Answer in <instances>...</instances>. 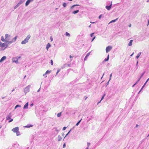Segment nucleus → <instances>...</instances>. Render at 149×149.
I'll use <instances>...</instances> for the list:
<instances>
[{"mask_svg": "<svg viewBox=\"0 0 149 149\" xmlns=\"http://www.w3.org/2000/svg\"><path fill=\"white\" fill-rule=\"evenodd\" d=\"M31 36L30 34L28 35L24 40L22 42L21 44H24L28 42V40L30 38Z\"/></svg>", "mask_w": 149, "mask_h": 149, "instance_id": "nucleus-1", "label": "nucleus"}, {"mask_svg": "<svg viewBox=\"0 0 149 149\" xmlns=\"http://www.w3.org/2000/svg\"><path fill=\"white\" fill-rule=\"evenodd\" d=\"M30 86H31L30 85H29L28 86L24 88V92L25 95H26L27 93L29 91V88Z\"/></svg>", "mask_w": 149, "mask_h": 149, "instance_id": "nucleus-2", "label": "nucleus"}, {"mask_svg": "<svg viewBox=\"0 0 149 149\" xmlns=\"http://www.w3.org/2000/svg\"><path fill=\"white\" fill-rule=\"evenodd\" d=\"M112 48V47L110 46H108L106 48V53H108L110 51Z\"/></svg>", "mask_w": 149, "mask_h": 149, "instance_id": "nucleus-3", "label": "nucleus"}, {"mask_svg": "<svg viewBox=\"0 0 149 149\" xmlns=\"http://www.w3.org/2000/svg\"><path fill=\"white\" fill-rule=\"evenodd\" d=\"M112 2H111V4L109 6H106L105 7L108 10H109L112 7Z\"/></svg>", "mask_w": 149, "mask_h": 149, "instance_id": "nucleus-4", "label": "nucleus"}, {"mask_svg": "<svg viewBox=\"0 0 149 149\" xmlns=\"http://www.w3.org/2000/svg\"><path fill=\"white\" fill-rule=\"evenodd\" d=\"M19 128L18 127H16L15 128H13L12 130V131H13L14 132H17L19 130Z\"/></svg>", "mask_w": 149, "mask_h": 149, "instance_id": "nucleus-5", "label": "nucleus"}, {"mask_svg": "<svg viewBox=\"0 0 149 149\" xmlns=\"http://www.w3.org/2000/svg\"><path fill=\"white\" fill-rule=\"evenodd\" d=\"M79 6V4H75V5H73L70 8V9H69L70 11H71L72 10L74 9V7L75 6Z\"/></svg>", "mask_w": 149, "mask_h": 149, "instance_id": "nucleus-6", "label": "nucleus"}, {"mask_svg": "<svg viewBox=\"0 0 149 149\" xmlns=\"http://www.w3.org/2000/svg\"><path fill=\"white\" fill-rule=\"evenodd\" d=\"M70 66V65L69 64H63L61 67L62 68H64L66 67H69Z\"/></svg>", "mask_w": 149, "mask_h": 149, "instance_id": "nucleus-7", "label": "nucleus"}, {"mask_svg": "<svg viewBox=\"0 0 149 149\" xmlns=\"http://www.w3.org/2000/svg\"><path fill=\"white\" fill-rule=\"evenodd\" d=\"M33 0H28L25 3V6H27L30 3L31 1H33Z\"/></svg>", "mask_w": 149, "mask_h": 149, "instance_id": "nucleus-8", "label": "nucleus"}, {"mask_svg": "<svg viewBox=\"0 0 149 149\" xmlns=\"http://www.w3.org/2000/svg\"><path fill=\"white\" fill-rule=\"evenodd\" d=\"M109 59V54L108 55L107 58H105L104 60L102 61V63H104L105 62L107 61H108Z\"/></svg>", "mask_w": 149, "mask_h": 149, "instance_id": "nucleus-9", "label": "nucleus"}, {"mask_svg": "<svg viewBox=\"0 0 149 149\" xmlns=\"http://www.w3.org/2000/svg\"><path fill=\"white\" fill-rule=\"evenodd\" d=\"M6 56H3L0 60V62H3L5 59H6Z\"/></svg>", "mask_w": 149, "mask_h": 149, "instance_id": "nucleus-10", "label": "nucleus"}, {"mask_svg": "<svg viewBox=\"0 0 149 149\" xmlns=\"http://www.w3.org/2000/svg\"><path fill=\"white\" fill-rule=\"evenodd\" d=\"M13 62H15L16 63H19L18 61L17 60V59L16 58V57L13 58Z\"/></svg>", "mask_w": 149, "mask_h": 149, "instance_id": "nucleus-11", "label": "nucleus"}, {"mask_svg": "<svg viewBox=\"0 0 149 149\" xmlns=\"http://www.w3.org/2000/svg\"><path fill=\"white\" fill-rule=\"evenodd\" d=\"M12 116L11 115V113H10L6 117V119L7 120H9L10 119H11V117Z\"/></svg>", "mask_w": 149, "mask_h": 149, "instance_id": "nucleus-12", "label": "nucleus"}, {"mask_svg": "<svg viewBox=\"0 0 149 149\" xmlns=\"http://www.w3.org/2000/svg\"><path fill=\"white\" fill-rule=\"evenodd\" d=\"M29 104L28 102L26 103L24 107V109H26L28 108Z\"/></svg>", "mask_w": 149, "mask_h": 149, "instance_id": "nucleus-13", "label": "nucleus"}, {"mask_svg": "<svg viewBox=\"0 0 149 149\" xmlns=\"http://www.w3.org/2000/svg\"><path fill=\"white\" fill-rule=\"evenodd\" d=\"M51 46V45L49 43H48L47 45H46V49H47V50H48L49 48Z\"/></svg>", "mask_w": 149, "mask_h": 149, "instance_id": "nucleus-14", "label": "nucleus"}, {"mask_svg": "<svg viewBox=\"0 0 149 149\" xmlns=\"http://www.w3.org/2000/svg\"><path fill=\"white\" fill-rule=\"evenodd\" d=\"M33 126L32 125L28 124L27 125H26L24 126V127L26 128H29L30 127H32Z\"/></svg>", "mask_w": 149, "mask_h": 149, "instance_id": "nucleus-15", "label": "nucleus"}, {"mask_svg": "<svg viewBox=\"0 0 149 149\" xmlns=\"http://www.w3.org/2000/svg\"><path fill=\"white\" fill-rule=\"evenodd\" d=\"M79 12V10H75L73 11L72 12V13L73 14H76L77 13H78Z\"/></svg>", "mask_w": 149, "mask_h": 149, "instance_id": "nucleus-16", "label": "nucleus"}, {"mask_svg": "<svg viewBox=\"0 0 149 149\" xmlns=\"http://www.w3.org/2000/svg\"><path fill=\"white\" fill-rule=\"evenodd\" d=\"M17 38V36H16L14 38L12 39V40L13 42H15V41H16Z\"/></svg>", "mask_w": 149, "mask_h": 149, "instance_id": "nucleus-17", "label": "nucleus"}, {"mask_svg": "<svg viewBox=\"0 0 149 149\" xmlns=\"http://www.w3.org/2000/svg\"><path fill=\"white\" fill-rule=\"evenodd\" d=\"M8 36L10 37V35H8L7 34H5V39H6V40H9V39H8Z\"/></svg>", "mask_w": 149, "mask_h": 149, "instance_id": "nucleus-18", "label": "nucleus"}, {"mask_svg": "<svg viewBox=\"0 0 149 149\" xmlns=\"http://www.w3.org/2000/svg\"><path fill=\"white\" fill-rule=\"evenodd\" d=\"M133 41V40H131L128 43V45L129 46H131L132 45V42Z\"/></svg>", "mask_w": 149, "mask_h": 149, "instance_id": "nucleus-19", "label": "nucleus"}, {"mask_svg": "<svg viewBox=\"0 0 149 149\" xmlns=\"http://www.w3.org/2000/svg\"><path fill=\"white\" fill-rule=\"evenodd\" d=\"M62 139V136H61L59 135L58 136V141H61V140Z\"/></svg>", "mask_w": 149, "mask_h": 149, "instance_id": "nucleus-20", "label": "nucleus"}, {"mask_svg": "<svg viewBox=\"0 0 149 149\" xmlns=\"http://www.w3.org/2000/svg\"><path fill=\"white\" fill-rule=\"evenodd\" d=\"M1 40L3 42H6V40H6V39H4L3 37V36H2L1 37Z\"/></svg>", "mask_w": 149, "mask_h": 149, "instance_id": "nucleus-21", "label": "nucleus"}, {"mask_svg": "<svg viewBox=\"0 0 149 149\" xmlns=\"http://www.w3.org/2000/svg\"><path fill=\"white\" fill-rule=\"evenodd\" d=\"M141 54V52H139L137 54V55L136 56V58L137 59H138L140 55Z\"/></svg>", "mask_w": 149, "mask_h": 149, "instance_id": "nucleus-22", "label": "nucleus"}, {"mask_svg": "<svg viewBox=\"0 0 149 149\" xmlns=\"http://www.w3.org/2000/svg\"><path fill=\"white\" fill-rule=\"evenodd\" d=\"M25 1V0H20L18 3L20 5L24 3Z\"/></svg>", "mask_w": 149, "mask_h": 149, "instance_id": "nucleus-23", "label": "nucleus"}, {"mask_svg": "<svg viewBox=\"0 0 149 149\" xmlns=\"http://www.w3.org/2000/svg\"><path fill=\"white\" fill-rule=\"evenodd\" d=\"M118 18H116V19H113V20H112V21H111L109 23H113V22H116V21H117L118 19Z\"/></svg>", "mask_w": 149, "mask_h": 149, "instance_id": "nucleus-24", "label": "nucleus"}, {"mask_svg": "<svg viewBox=\"0 0 149 149\" xmlns=\"http://www.w3.org/2000/svg\"><path fill=\"white\" fill-rule=\"evenodd\" d=\"M6 45V44L5 43H3L1 42V48L3 47H5Z\"/></svg>", "mask_w": 149, "mask_h": 149, "instance_id": "nucleus-25", "label": "nucleus"}, {"mask_svg": "<svg viewBox=\"0 0 149 149\" xmlns=\"http://www.w3.org/2000/svg\"><path fill=\"white\" fill-rule=\"evenodd\" d=\"M105 94H104V95L102 96V98H101V100H100V101L99 102H98V103H100L101 102V101L102 100L104 99V96H105Z\"/></svg>", "mask_w": 149, "mask_h": 149, "instance_id": "nucleus-26", "label": "nucleus"}, {"mask_svg": "<svg viewBox=\"0 0 149 149\" xmlns=\"http://www.w3.org/2000/svg\"><path fill=\"white\" fill-rule=\"evenodd\" d=\"M8 44H11L13 42L12 41H9L8 40H6V42Z\"/></svg>", "mask_w": 149, "mask_h": 149, "instance_id": "nucleus-27", "label": "nucleus"}, {"mask_svg": "<svg viewBox=\"0 0 149 149\" xmlns=\"http://www.w3.org/2000/svg\"><path fill=\"white\" fill-rule=\"evenodd\" d=\"M82 120V119H81V120H80L76 124V126H78L79 125V123H80L81 120Z\"/></svg>", "mask_w": 149, "mask_h": 149, "instance_id": "nucleus-28", "label": "nucleus"}, {"mask_svg": "<svg viewBox=\"0 0 149 149\" xmlns=\"http://www.w3.org/2000/svg\"><path fill=\"white\" fill-rule=\"evenodd\" d=\"M16 133V134H17V136H19L20 135V133L19 132V130H18V131Z\"/></svg>", "mask_w": 149, "mask_h": 149, "instance_id": "nucleus-29", "label": "nucleus"}, {"mask_svg": "<svg viewBox=\"0 0 149 149\" xmlns=\"http://www.w3.org/2000/svg\"><path fill=\"white\" fill-rule=\"evenodd\" d=\"M20 5L18 3L14 7V9H15L17 8Z\"/></svg>", "mask_w": 149, "mask_h": 149, "instance_id": "nucleus-30", "label": "nucleus"}, {"mask_svg": "<svg viewBox=\"0 0 149 149\" xmlns=\"http://www.w3.org/2000/svg\"><path fill=\"white\" fill-rule=\"evenodd\" d=\"M66 6H67V3H64L63 4V6L64 8L66 7Z\"/></svg>", "mask_w": 149, "mask_h": 149, "instance_id": "nucleus-31", "label": "nucleus"}, {"mask_svg": "<svg viewBox=\"0 0 149 149\" xmlns=\"http://www.w3.org/2000/svg\"><path fill=\"white\" fill-rule=\"evenodd\" d=\"M145 72H146V71H144V72H143V73H142L141 74V76L140 77V78H141L143 77V75H144V74H145Z\"/></svg>", "mask_w": 149, "mask_h": 149, "instance_id": "nucleus-32", "label": "nucleus"}, {"mask_svg": "<svg viewBox=\"0 0 149 149\" xmlns=\"http://www.w3.org/2000/svg\"><path fill=\"white\" fill-rule=\"evenodd\" d=\"M21 107V106L19 105V104H17V105L15 107V109H16L18 107Z\"/></svg>", "mask_w": 149, "mask_h": 149, "instance_id": "nucleus-33", "label": "nucleus"}, {"mask_svg": "<svg viewBox=\"0 0 149 149\" xmlns=\"http://www.w3.org/2000/svg\"><path fill=\"white\" fill-rule=\"evenodd\" d=\"M61 112L59 113L57 115V117H60L61 116Z\"/></svg>", "mask_w": 149, "mask_h": 149, "instance_id": "nucleus-34", "label": "nucleus"}, {"mask_svg": "<svg viewBox=\"0 0 149 149\" xmlns=\"http://www.w3.org/2000/svg\"><path fill=\"white\" fill-rule=\"evenodd\" d=\"M65 35L68 36H70V34L69 33L67 32H66L65 33Z\"/></svg>", "mask_w": 149, "mask_h": 149, "instance_id": "nucleus-35", "label": "nucleus"}, {"mask_svg": "<svg viewBox=\"0 0 149 149\" xmlns=\"http://www.w3.org/2000/svg\"><path fill=\"white\" fill-rule=\"evenodd\" d=\"M51 72V71H49V70H47L46 72L45 73V74H48V73H50Z\"/></svg>", "mask_w": 149, "mask_h": 149, "instance_id": "nucleus-36", "label": "nucleus"}, {"mask_svg": "<svg viewBox=\"0 0 149 149\" xmlns=\"http://www.w3.org/2000/svg\"><path fill=\"white\" fill-rule=\"evenodd\" d=\"M138 60H137V61L136 64V66L137 67V68H136V70H137L138 68Z\"/></svg>", "mask_w": 149, "mask_h": 149, "instance_id": "nucleus-37", "label": "nucleus"}, {"mask_svg": "<svg viewBox=\"0 0 149 149\" xmlns=\"http://www.w3.org/2000/svg\"><path fill=\"white\" fill-rule=\"evenodd\" d=\"M50 63L51 65H53V62L52 60H51L50 61Z\"/></svg>", "mask_w": 149, "mask_h": 149, "instance_id": "nucleus-38", "label": "nucleus"}, {"mask_svg": "<svg viewBox=\"0 0 149 149\" xmlns=\"http://www.w3.org/2000/svg\"><path fill=\"white\" fill-rule=\"evenodd\" d=\"M8 46V44L7 43V44L6 45L5 47V48L3 49V50H4Z\"/></svg>", "mask_w": 149, "mask_h": 149, "instance_id": "nucleus-39", "label": "nucleus"}, {"mask_svg": "<svg viewBox=\"0 0 149 149\" xmlns=\"http://www.w3.org/2000/svg\"><path fill=\"white\" fill-rule=\"evenodd\" d=\"M13 119L11 118V119H10V120L8 121V122L10 123V122H12V121H13Z\"/></svg>", "mask_w": 149, "mask_h": 149, "instance_id": "nucleus-40", "label": "nucleus"}, {"mask_svg": "<svg viewBox=\"0 0 149 149\" xmlns=\"http://www.w3.org/2000/svg\"><path fill=\"white\" fill-rule=\"evenodd\" d=\"M91 53V52H89V53H87V54L86 55V56H87L88 57L89 56V55H90V54Z\"/></svg>", "mask_w": 149, "mask_h": 149, "instance_id": "nucleus-41", "label": "nucleus"}, {"mask_svg": "<svg viewBox=\"0 0 149 149\" xmlns=\"http://www.w3.org/2000/svg\"><path fill=\"white\" fill-rule=\"evenodd\" d=\"M60 71V69L57 70V72L56 73V75L58 74V73Z\"/></svg>", "mask_w": 149, "mask_h": 149, "instance_id": "nucleus-42", "label": "nucleus"}, {"mask_svg": "<svg viewBox=\"0 0 149 149\" xmlns=\"http://www.w3.org/2000/svg\"><path fill=\"white\" fill-rule=\"evenodd\" d=\"M102 15V14H101L98 17L99 19H100L101 18Z\"/></svg>", "mask_w": 149, "mask_h": 149, "instance_id": "nucleus-43", "label": "nucleus"}, {"mask_svg": "<svg viewBox=\"0 0 149 149\" xmlns=\"http://www.w3.org/2000/svg\"><path fill=\"white\" fill-rule=\"evenodd\" d=\"M70 132H68L67 133V134H66V135H65V136L64 138V139L68 136V135L69 134V133H70Z\"/></svg>", "mask_w": 149, "mask_h": 149, "instance_id": "nucleus-44", "label": "nucleus"}, {"mask_svg": "<svg viewBox=\"0 0 149 149\" xmlns=\"http://www.w3.org/2000/svg\"><path fill=\"white\" fill-rule=\"evenodd\" d=\"M88 57L86 55V56H85L84 58V61L86 60L87 59Z\"/></svg>", "mask_w": 149, "mask_h": 149, "instance_id": "nucleus-45", "label": "nucleus"}, {"mask_svg": "<svg viewBox=\"0 0 149 149\" xmlns=\"http://www.w3.org/2000/svg\"><path fill=\"white\" fill-rule=\"evenodd\" d=\"M94 33H92L90 34V36L91 37H92Z\"/></svg>", "mask_w": 149, "mask_h": 149, "instance_id": "nucleus-46", "label": "nucleus"}, {"mask_svg": "<svg viewBox=\"0 0 149 149\" xmlns=\"http://www.w3.org/2000/svg\"><path fill=\"white\" fill-rule=\"evenodd\" d=\"M16 58L17 59V60L18 61V59H19L20 58H21V56L16 57Z\"/></svg>", "mask_w": 149, "mask_h": 149, "instance_id": "nucleus-47", "label": "nucleus"}, {"mask_svg": "<svg viewBox=\"0 0 149 149\" xmlns=\"http://www.w3.org/2000/svg\"><path fill=\"white\" fill-rule=\"evenodd\" d=\"M67 128V127H64L63 128V130H66V129Z\"/></svg>", "mask_w": 149, "mask_h": 149, "instance_id": "nucleus-48", "label": "nucleus"}, {"mask_svg": "<svg viewBox=\"0 0 149 149\" xmlns=\"http://www.w3.org/2000/svg\"><path fill=\"white\" fill-rule=\"evenodd\" d=\"M112 74H110V78H109V81H110V80L111 79V77H112Z\"/></svg>", "mask_w": 149, "mask_h": 149, "instance_id": "nucleus-49", "label": "nucleus"}, {"mask_svg": "<svg viewBox=\"0 0 149 149\" xmlns=\"http://www.w3.org/2000/svg\"><path fill=\"white\" fill-rule=\"evenodd\" d=\"M95 38V36H94L92 38V40H91V42H93V40H94V39Z\"/></svg>", "mask_w": 149, "mask_h": 149, "instance_id": "nucleus-50", "label": "nucleus"}, {"mask_svg": "<svg viewBox=\"0 0 149 149\" xmlns=\"http://www.w3.org/2000/svg\"><path fill=\"white\" fill-rule=\"evenodd\" d=\"M110 81H109L107 82L106 84V86H107L108 85L109 82Z\"/></svg>", "mask_w": 149, "mask_h": 149, "instance_id": "nucleus-51", "label": "nucleus"}, {"mask_svg": "<svg viewBox=\"0 0 149 149\" xmlns=\"http://www.w3.org/2000/svg\"><path fill=\"white\" fill-rule=\"evenodd\" d=\"M87 144V146H88V147H88H88L90 144V143H89L88 142Z\"/></svg>", "mask_w": 149, "mask_h": 149, "instance_id": "nucleus-52", "label": "nucleus"}, {"mask_svg": "<svg viewBox=\"0 0 149 149\" xmlns=\"http://www.w3.org/2000/svg\"><path fill=\"white\" fill-rule=\"evenodd\" d=\"M149 80H148V79L146 81V82H145V83L144 84H145V85L146 84H147V82Z\"/></svg>", "mask_w": 149, "mask_h": 149, "instance_id": "nucleus-53", "label": "nucleus"}, {"mask_svg": "<svg viewBox=\"0 0 149 149\" xmlns=\"http://www.w3.org/2000/svg\"><path fill=\"white\" fill-rule=\"evenodd\" d=\"M65 146H66V144H65V143L63 145V148H65Z\"/></svg>", "mask_w": 149, "mask_h": 149, "instance_id": "nucleus-54", "label": "nucleus"}, {"mask_svg": "<svg viewBox=\"0 0 149 149\" xmlns=\"http://www.w3.org/2000/svg\"><path fill=\"white\" fill-rule=\"evenodd\" d=\"M50 39L51 40V41H53V38L52 36H51L50 37Z\"/></svg>", "mask_w": 149, "mask_h": 149, "instance_id": "nucleus-55", "label": "nucleus"}, {"mask_svg": "<svg viewBox=\"0 0 149 149\" xmlns=\"http://www.w3.org/2000/svg\"><path fill=\"white\" fill-rule=\"evenodd\" d=\"M141 78H140V77L139 78L137 81L139 82Z\"/></svg>", "mask_w": 149, "mask_h": 149, "instance_id": "nucleus-56", "label": "nucleus"}, {"mask_svg": "<svg viewBox=\"0 0 149 149\" xmlns=\"http://www.w3.org/2000/svg\"><path fill=\"white\" fill-rule=\"evenodd\" d=\"M146 85L145 84H144V85H143V86H142V89H143V88H144V86H145Z\"/></svg>", "mask_w": 149, "mask_h": 149, "instance_id": "nucleus-57", "label": "nucleus"}, {"mask_svg": "<svg viewBox=\"0 0 149 149\" xmlns=\"http://www.w3.org/2000/svg\"><path fill=\"white\" fill-rule=\"evenodd\" d=\"M74 128V127H73L72 128H71L70 129V130L69 131V132H70L71 131H72V129Z\"/></svg>", "mask_w": 149, "mask_h": 149, "instance_id": "nucleus-58", "label": "nucleus"}, {"mask_svg": "<svg viewBox=\"0 0 149 149\" xmlns=\"http://www.w3.org/2000/svg\"><path fill=\"white\" fill-rule=\"evenodd\" d=\"M139 82V81H136V82L135 83V84H137Z\"/></svg>", "mask_w": 149, "mask_h": 149, "instance_id": "nucleus-59", "label": "nucleus"}, {"mask_svg": "<svg viewBox=\"0 0 149 149\" xmlns=\"http://www.w3.org/2000/svg\"><path fill=\"white\" fill-rule=\"evenodd\" d=\"M134 54V52L132 54L130 55V56L131 57Z\"/></svg>", "mask_w": 149, "mask_h": 149, "instance_id": "nucleus-60", "label": "nucleus"}, {"mask_svg": "<svg viewBox=\"0 0 149 149\" xmlns=\"http://www.w3.org/2000/svg\"><path fill=\"white\" fill-rule=\"evenodd\" d=\"M33 105V103L31 104H30V106L32 107Z\"/></svg>", "mask_w": 149, "mask_h": 149, "instance_id": "nucleus-61", "label": "nucleus"}, {"mask_svg": "<svg viewBox=\"0 0 149 149\" xmlns=\"http://www.w3.org/2000/svg\"><path fill=\"white\" fill-rule=\"evenodd\" d=\"M40 88L37 91V92H39L40 91Z\"/></svg>", "mask_w": 149, "mask_h": 149, "instance_id": "nucleus-62", "label": "nucleus"}, {"mask_svg": "<svg viewBox=\"0 0 149 149\" xmlns=\"http://www.w3.org/2000/svg\"><path fill=\"white\" fill-rule=\"evenodd\" d=\"M62 135L63 137L64 136V133H62Z\"/></svg>", "mask_w": 149, "mask_h": 149, "instance_id": "nucleus-63", "label": "nucleus"}, {"mask_svg": "<svg viewBox=\"0 0 149 149\" xmlns=\"http://www.w3.org/2000/svg\"><path fill=\"white\" fill-rule=\"evenodd\" d=\"M148 25L149 24V19H148Z\"/></svg>", "mask_w": 149, "mask_h": 149, "instance_id": "nucleus-64", "label": "nucleus"}]
</instances>
